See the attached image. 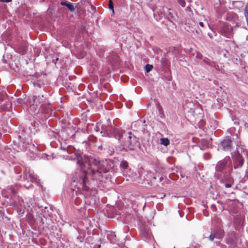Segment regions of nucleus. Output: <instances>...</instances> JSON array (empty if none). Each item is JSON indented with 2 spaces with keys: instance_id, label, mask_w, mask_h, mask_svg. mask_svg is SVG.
<instances>
[{
  "instance_id": "f257e3e1",
  "label": "nucleus",
  "mask_w": 248,
  "mask_h": 248,
  "mask_svg": "<svg viewBox=\"0 0 248 248\" xmlns=\"http://www.w3.org/2000/svg\"><path fill=\"white\" fill-rule=\"evenodd\" d=\"M68 158L71 160H77V164L80 168V170L75 172L72 178L71 183L72 189L78 193H81L86 192L85 194L87 197L93 196L91 200L96 202L99 200L95 196L97 192L95 189H92L87 186L88 184L87 176H91L93 180H96L103 182L106 179L105 174L109 171V168L107 167L106 161L100 160L98 157L94 156L84 155L78 152L75 153L73 155L68 156Z\"/></svg>"
},
{
  "instance_id": "f03ea898",
  "label": "nucleus",
  "mask_w": 248,
  "mask_h": 248,
  "mask_svg": "<svg viewBox=\"0 0 248 248\" xmlns=\"http://www.w3.org/2000/svg\"><path fill=\"white\" fill-rule=\"evenodd\" d=\"M103 129L109 137H113L120 141L126 149L134 150L139 146L138 139L131 132L126 133L123 130L112 125L104 126Z\"/></svg>"
},
{
  "instance_id": "7ed1b4c3",
  "label": "nucleus",
  "mask_w": 248,
  "mask_h": 248,
  "mask_svg": "<svg viewBox=\"0 0 248 248\" xmlns=\"http://www.w3.org/2000/svg\"><path fill=\"white\" fill-rule=\"evenodd\" d=\"M230 162V158L226 157L216 165L215 176L219 180L221 187L230 188L234 184L233 178L227 170V166Z\"/></svg>"
},
{
  "instance_id": "20e7f679",
  "label": "nucleus",
  "mask_w": 248,
  "mask_h": 248,
  "mask_svg": "<svg viewBox=\"0 0 248 248\" xmlns=\"http://www.w3.org/2000/svg\"><path fill=\"white\" fill-rule=\"evenodd\" d=\"M31 100H32L33 102V104L31 106V109L34 108L35 106H37L42 103V104L39 108V110L42 113L46 114V116L52 115L53 110L51 108L50 104L47 102V101H44L45 99L43 95L38 97L33 96L31 98Z\"/></svg>"
},
{
  "instance_id": "39448f33",
  "label": "nucleus",
  "mask_w": 248,
  "mask_h": 248,
  "mask_svg": "<svg viewBox=\"0 0 248 248\" xmlns=\"http://www.w3.org/2000/svg\"><path fill=\"white\" fill-rule=\"evenodd\" d=\"M23 179L28 181L36 183L38 185H40V180L38 179L37 176L29 168L25 169L23 172Z\"/></svg>"
},
{
  "instance_id": "423d86ee",
  "label": "nucleus",
  "mask_w": 248,
  "mask_h": 248,
  "mask_svg": "<svg viewBox=\"0 0 248 248\" xmlns=\"http://www.w3.org/2000/svg\"><path fill=\"white\" fill-rule=\"evenodd\" d=\"M232 159L234 164V169H238L241 168L244 164V159L242 156L239 153V151L237 150L235 152L232 156Z\"/></svg>"
},
{
  "instance_id": "0eeeda50",
  "label": "nucleus",
  "mask_w": 248,
  "mask_h": 248,
  "mask_svg": "<svg viewBox=\"0 0 248 248\" xmlns=\"http://www.w3.org/2000/svg\"><path fill=\"white\" fill-rule=\"evenodd\" d=\"M140 233L145 240H151L152 237L151 232L147 225H143L140 227Z\"/></svg>"
},
{
  "instance_id": "6e6552de",
  "label": "nucleus",
  "mask_w": 248,
  "mask_h": 248,
  "mask_svg": "<svg viewBox=\"0 0 248 248\" xmlns=\"http://www.w3.org/2000/svg\"><path fill=\"white\" fill-rule=\"evenodd\" d=\"M232 141L230 137H226L220 142V147L224 151H230L231 150Z\"/></svg>"
},
{
  "instance_id": "1a4fd4ad",
  "label": "nucleus",
  "mask_w": 248,
  "mask_h": 248,
  "mask_svg": "<svg viewBox=\"0 0 248 248\" xmlns=\"http://www.w3.org/2000/svg\"><path fill=\"white\" fill-rule=\"evenodd\" d=\"M237 239V236L235 234L231 233L229 235L226 240V243L232 246L235 245L236 244Z\"/></svg>"
},
{
  "instance_id": "9d476101",
  "label": "nucleus",
  "mask_w": 248,
  "mask_h": 248,
  "mask_svg": "<svg viewBox=\"0 0 248 248\" xmlns=\"http://www.w3.org/2000/svg\"><path fill=\"white\" fill-rule=\"evenodd\" d=\"M213 233L216 237V238L218 239H221L223 236V231L220 228H216L214 230Z\"/></svg>"
},
{
  "instance_id": "9b49d317",
  "label": "nucleus",
  "mask_w": 248,
  "mask_h": 248,
  "mask_svg": "<svg viewBox=\"0 0 248 248\" xmlns=\"http://www.w3.org/2000/svg\"><path fill=\"white\" fill-rule=\"evenodd\" d=\"M61 4L62 6H65L67 7L68 10L71 12H73L74 11L75 6L74 4L72 3H71L68 1H62L61 2Z\"/></svg>"
},
{
  "instance_id": "f8f14e48",
  "label": "nucleus",
  "mask_w": 248,
  "mask_h": 248,
  "mask_svg": "<svg viewBox=\"0 0 248 248\" xmlns=\"http://www.w3.org/2000/svg\"><path fill=\"white\" fill-rule=\"evenodd\" d=\"M232 28L228 25H224L222 28V31L225 33H229L231 31Z\"/></svg>"
},
{
  "instance_id": "ddd939ff",
  "label": "nucleus",
  "mask_w": 248,
  "mask_h": 248,
  "mask_svg": "<svg viewBox=\"0 0 248 248\" xmlns=\"http://www.w3.org/2000/svg\"><path fill=\"white\" fill-rule=\"evenodd\" d=\"M160 144L164 146H168L170 144V140L168 138H161Z\"/></svg>"
},
{
  "instance_id": "4468645a",
  "label": "nucleus",
  "mask_w": 248,
  "mask_h": 248,
  "mask_svg": "<svg viewBox=\"0 0 248 248\" xmlns=\"http://www.w3.org/2000/svg\"><path fill=\"white\" fill-rule=\"evenodd\" d=\"M203 62L205 63L210 66H213L215 64V62H214L211 61L210 59H208L207 58H205L203 59Z\"/></svg>"
},
{
  "instance_id": "2eb2a0df",
  "label": "nucleus",
  "mask_w": 248,
  "mask_h": 248,
  "mask_svg": "<svg viewBox=\"0 0 248 248\" xmlns=\"http://www.w3.org/2000/svg\"><path fill=\"white\" fill-rule=\"evenodd\" d=\"M120 167L124 169H127L128 167V163L126 161H123L120 164Z\"/></svg>"
},
{
  "instance_id": "dca6fc26",
  "label": "nucleus",
  "mask_w": 248,
  "mask_h": 248,
  "mask_svg": "<svg viewBox=\"0 0 248 248\" xmlns=\"http://www.w3.org/2000/svg\"><path fill=\"white\" fill-rule=\"evenodd\" d=\"M166 16L167 18L170 21H172V20L174 18L173 14L170 11H169L167 14Z\"/></svg>"
},
{
  "instance_id": "f3484780",
  "label": "nucleus",
  "mask_w": 248,
  "mask_h": 248,
  "mask_svg": "<svg viewBox=\"0 0 248 248\" xmlns=\"http://www.w3.org/2000/svg\"><path fill=\"white\" fill-rule=\"evenodd\" d=\"M34 203H35V205L37 203V206L39 208L41 209L42 210H43L44 209H45L47 208V207H46V205L47 204V202H45V204L44 205H40V204L39 202H34Z\"/></svg>"
},
{
  "instance_id": "a211bd4d",
  "label": "nucleus",
  "mask_w": 248,
  "mask_h": 248,
  "mask_svg": "<svg viewBox=\"0 0 248 248\" xmlns=\"http://www.w3.org/2000/svg\"><path fill=\"white\" fill-rule=\"evenodd\" d=\"M108 7L109 9L112 11V13H114V11L113 9V3L112 0H109Z\"/></svg>"
},
{
  "instance_id": "6ab92c4d",
  "label": "nucleus",
  "mask_w": 248,
  "mask_h": 248,
  "mask_svg": "<svg viewBox=\"0 0 248 248\" xmlns=\"http://www.w3.org/2000/svg\"><path fill=\"white\" fill-rule=\"evenodd\" d=\"M153 68V66L152 65L147 64L145 65V70L147 72H149L150 71L152 70Z\"/></svg>"
},
{
  "instance_id": "aec40b11",
  "label": "nucleus",
  "mask_w": 248,
  "mask_h": 248,
  "mask_svg": "<svg viewBox=\"0 0 248 248\" xmlns=\"http://www.w3.org/2000/svg\"><path fill=\"white\" fill-rule=\"evenodd\" d=\"M3 101V95L1 94H0V108L2 109L4 108L3 105L2 104Z\"/></svg>"
},
{
  "instance_id": "412c9836",
  "label": "nucleus",
  "mask_w": 248,
  "mask_h": 248,
  "mask_svg": "<svg viewBox=\"0 0 248 248\" xmlns=\"http://www.w3.org/2000/svg\"><path fill=\"white\" fill-rule=\"evenodd\" d=\"M177 1L179 3V4L182 7H185L186 2L185 0H177Z\"/></svg>"
},
{
  "instance_id": "4be33fe9",
  "label": "nucleus",
  "mask_w": 248,
  "mask_h": 248,
  "mask_svg": "<svg viewBox=\"0 0 248 248\" xmlns=\"http://www.w3.org/2000/svg\"><path fill=\"white\" fill-rule=\"evenodd\" d=\"M216 238V237L215 236V235H214V234L212 232V233H211V234L210 235L209 237V239L210 241H213L214 238Z\"/></svg>"
},
{
  "instance_id": "5701e85b",
  "label": "nucleus",
  "mask_w": 248,
  "mask_h": 248,
  "mask_svg": "<svg viewBox=\"0 0 248 248\" xmlns=\"http://www.w3.org/2000/svg\"><path fill=\"white\" fill-rule=\"evenodd\" d=\"M196 58L199 59H202V55L200 53H197Z\"/></svg>"
},
{
  "instance_id": "b1692460",
  "label": "nucleus",
  "mask_w": 248,
  "mask_h": 248,
  "mask_svg": "<svg viewBox=\"0 0 248 248\" xmlns=\"http://www.w3.org/2000/svg\"><path fill=\"white\" fill-rule=\"evenodd\" d=\"M211 208L213 211H215L216 210V206L214 204H212L211 205Z\"/></svg>"
},
{
  "instance_id": "393cba45",
  "label": "nucleus",
  "mask_w": 248,
  "mask_h": 248,
  "mask_svg": "<svg viewBox=\"0 0 248 248\" xmlns=\"http://www.w3.org/2000/svg\"><path fill=\"white\" fill-rule=\"evenodd\" d=\"M12 0H0V1L2 2H11Z\"/></svg>"
},
{
  "instance_id": "a878e982",
  "label": "nucleus",
  "mask_w": 248,
  "mask_h": 248,
  "mask_svg": "<svg viewBox=\"0 0 248 248\" xmlns=\"http://www.w3.org/2000/svg\"><path fill=\"white\" fill-rule=\"evenodd\" d=\"M115 62L117 63L119 61V58L118 56L116 55L115 57Z\"/></svg>"
},
{
  "instance_id": "bb28decb",
  "label": "nucleus",
  "mask_w": 248,
  "mask_h": 248,
  "mask_svg": "<svg viewBox=\"0 0 248 248\" xmlns=\"http://www.w3.org/2000/svg\"><path fill=\"white\" fill-rule=\"evenodd\" d=\"M199 24L201 27L203 28L204 27V24L202 22H200L199 23Z\"/></svg>"
},
{
  "instance_id": "cd10ccee",
  "label": "nucleus",
  "mask_w": 248,
  "mask_h": 248,
  "mask_svg": "<svg viewBox=\"0 0 248 248\" xmlns=\"http://www.w3.org/2000/svg\"><path fill=\"white\" fill-rule=\"evenodd\" d=\"M245 178H246L247 179H248V171H247L246 172Z\"/></svg>"
},
{
  "instance_id": "c85d7f7f",
  "label": "nucleus",
  "mask_w": 248,
  "mask_h": 248,
  "mask_svg": "<svg viewBox=\"0 0 248 248\" xmlns=\"http://www.w3.org/2000/svg\"><path fill=\"white\" fill-rule=\"evenodd\" d=\"M187 1L188 2H191V0H187Z\"/></svg>"
},
{
  "instance_id": "c756f323",
  "label": "nucleus",
  "mask_w": 248,
  "mask_h": 248,
  "mask_svg": "<svg viewBox=\"0 0 248 248\" xmlns=\"http://www.w3.org/2000/svg\"><path fill=\"white\" fill-rule=\"evenodd\" d=\"M97 248H100V245H98V246H97Z\"/></svg>"
},
{
  "instance_id": "7c9ffc66",
  "label": "nucleus",
  "mask_w": 248,
  "mask_h": 248,
  "mask_svg": "<svg viewBox=\"0 0 248 248\" xmlns=\"http://www.w3.org/2000/svg\"><path fill=\"white\" fill-rule=\"evenodd\" d=\"M41 186V188H42V189L43 190V186Z\"/></svg>"
},
{
  "instance_id": "2f4dec72",
  "label": "nucleus",
  "mask_w": 248,
  "mask_h": 248,
  "mask_svg": "<svg viewBox=\"0 0 248 248\" xmlns=\"http://www.w3.org/2000/svg\"><path fill=\"white\" fill-rule=\"evenodd\" d=\"M145 204H144L143 207V209H144V208H145Z\"/></svg>"
},
{
  "instance_id": "473e14b6",
  "label": "nucleus",
  "mask_w": 248,
  "mask_h": 248,
  "mask_svg": "<svg viewBox=\"0 0 248 248\" xmlns=\"http://www.w3.org/2000/svg\"><path fill=\"white\" fill-rule=\"evenodd\" d=\"M64 151H65L66 150V149L65 148H63L62 149Z\"/></svg>"
},
{
  "instance_id": "72a5a7b5",
  "label": "nucleus",
  "mask_w": 248,
  "mask_h": 248,
  "mask_svg": "<svg viewBox=\"0 0 248 248\" xmlns=\"http://www.w3.org/2000/svg\"><path fill=\"white\" fill-rule=\"evenodd\" d=\"M188 203H187V205H190V204H189V203H190V202H188Z\"/></svg>"
},
{
  "instance_id": "f704fd0d",
  "label": "nucleus",
  "mask_w": 248,
  "mask_h": 248,
  "mask_svg": "<svg viewBox=\"0 0 248 248\" xmlns=\"http://www.w3.org/2000/svg\"><path fill=\"white\" fill-rule=\"evenodd\" d=\"M188 203H187V205H190V204H189V203H190V202H188Z\"/></svg>"
},
{
  "instance_id": "c9c22d12",
  "label": "nucleus",
  "mask_w": 248,
  "mask_h": 248,
  "mask_svg": "<svg viewBox=\"0 0 248 248\" xmlns=\"http://www.w3.org/2000/svg\"><path fill=\"white\" fill-rule=\"evenodd\" d=\"M128 107L129 108H130L131 106H128Z\"/></svg>"
},
{
  "instance_id": "e433bc0d",
  "label": "nucleus",
  "mask_w": 248,
  "mask_h": 248,
  "mask_svg": "<svg viewBox=\"0 0 248 248\" xmlns=\"http://www.w3.org/2000/svg\"><path fill=\"white\" fill-rule=\"evenodd\" d=\"M204 215L205 216H207V215H205L204 213Z\"/></svg>"
}]
</instances>
